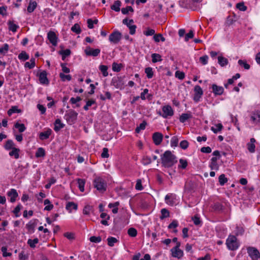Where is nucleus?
Returning <instances> with one entry per match:
<instances>
[{"label":"nucleus","instance_id":"12","mask_svg":"<svg viewBox=\"0 0 260 260\" xmlns=\"http://www.w3.org/2000/svg\"><path fill=\"white\" fill-rule=\"evenodd\" d=\"M100 49H93L90 47H87L84 50V52L87 56H91L93 57L98 56L100 53Z\"/></svg>","mask_w":260,"mask_h":260},{"label":"nucleus","instance_id":"40","mask_svg":"<svg viewBox=\"0 0 260 260\" xmlns=\"http://www.w3.org/2000/svg\"><path fill=\"white\" fill-rule=\"evenodd\" d=\"M148 89L147 88L143 90V91L141 93V99L143 100H145L146 99H150L151 95L148 94Z\"/></svg>","mask_w":260,"mask_h":260},{"label":"nucleus","instance_id":"58","mask_svg":"<svg viewBox=\"0 0 260 260\" xmlns=\"http://www.w3.org/2000/svg\"><path fill=\"white\" fill-rule=\"evenodd\" d=\"M142 162L144 165H149L151 162V159L148 156H144L142 158Z\"/></svg>","mask_w":260,"mask_h":260},{"label":"nucleus","instance_id":"33","mask_svg":"<svg viewBox=\"0 0 260 260\" xmlns=\"http://www.w3.org/2000/svg\"><path fill=\"white\" fill-rule=\"evenodd\" d=\"M35 65H36L35 58H31L30 60V62H26L24 63V67L28 68L29 69H31L35 67Z\"/></svg>","mask_w":260,"mask_h":260},{"label":"nucleus","instance_id":"42","mask_svg":"<svg viewBox=\"0 0 260 260\" xmlns=\"http://www.w3.org/2000/svg\"><path fill=\"white\" fill-rule=\"evenodd\" d=\"M215 127H211V129L213 132L214 133L216 134L218 132H220L223 128V126L221 123H218L215 125Z\"/></svg>","mask_w":260,"mask_h":260},{"label":"nucleus","instance_id":"31","mask_svg":"<svg viewBox=\"0 0 260 260\" xmlns=\"http://www.w3.org/2000/svg\"><path fill=\"white\" fill-rule=\"evenodd\" d=\"M77 183H78V186L79 189V190L81 192H83L84 191V185L85 184V180L84 179H80L78 178L77 179Z\"/></svg>","mask_w":260,"mask_h":260},{"label":"nucleus","instance_id":"1","mask_svg":"<svg viewBox=\"0 0 260 260\" xmlns=\"http://www.w3.org/2000/svg\"><path fill=\"white\" fill-rule=\"evenodd\" d=\"M161 160L162 166L165 168H171L177 162L176 156L169 150L161 156Z\"/></svg>","mask_w":260,"mask_h":260},{"label":"nucleus","instance_id":"53","mask_svg":"<svg viewBox=\"0 0 260 260\" xmlns=\"http://www.w3.org/2000/svg\"><path fill=\"white\" fill-rule=\"evenodd\" d=\"M21 112V110L18 109L17 106L12 107L11 109H10L8 111V114L10 116L13 113H19Z\"/></svg>","mask_w":260,"mask_h":260},{"label":"nucleus","instance_id":"63","mask_svg":"<svg viewBox=\"0 0 260 260\" xmlns=\"http://www.w3.org/2000/svg\"><path fill=\"white\" fill-rule=\"evenodd\" d=\"M129 11L134 12V9L131 6H127L126 8H123L121 9V12L123 14H127Z\"/></svg>","mask_w":260,"mask_h":260},{"label":"nucleus","instance_id":"62","mask_svg":"<svg viewBox=\"0 0 260 260\" xmlns=\"http://www.w3.org/2000/svg\"><path fill=\"white\" fill-rule=\"evenodd\" d=\"M89 240L91 242L98 243H100L102 241V238L100 236H98V237L91 236L90 237Z\"/></svg>","mask_w":260,"mask_h":260},{"label":"nucleus","instance_id":"9","mask_svg":"<svg viewBox=\"0 0 260 260\" xmlns=\"http://www.w3.org/2000/svg\"><path fill=\"white\" fill-rule=\"evenodd\" d=\"M194 95L193 101L197 103L200 101L201 98L203 95V90L199 85H196L193 89Z\"/></svg>","mask_w":260,"mask_h":260},{"label":"nucleus","instance_id":"43","mask_svg":"<svg viewBox=\"0 0 260 260\" xmlns=\"http://www.w3.org/2000/svg\"><path fill=\"white\" fill-rule=\"evenodd\" d=\"M145 73L146 74L148 79H151L153 76V72L152 68L148 67L145 69Z\"/></svg>","mask_w":260,"mask_h":260},{"label":"nucleus","instance_id":"37","mask_svg":"<svg viewBox=\"0 0 260 260\" xmlns=\"http://www.w3.org/2000/svg\"><path fill=\"white\" fill-rule=\"evenodd\" d=\"M45 155V151L44 148L40 147L37 150L35 156L36 157H44Z\"/></svg>","mask_w":260,"mask_h":260},{"label":"nucleus","instance_id":"34","mask_svg":"<svg viewBox=\"0 0 260 260\" xmlns=\"http://www.w3.org/2000/svg\"><path fill=\"white\" fill-rule=\"evenodd\" d=\"M218 62L221 67H224L228 64L229 61L227 58L223 56H218Z\"/></svg>","mask_w":260,"mask_h":260},{"label":"nucleus","instance_id":"18","mask_svg":"<svg viewBox=\"0 0 260 260\" xmlns=\"http://www.w3.org/2000/svg\"><path fill=\"white\" fill-rule=\"evenodd\" d=\"M212 92L215 95H221L224 91L222 86H217L216 84H213L212 86Z\"/></svg>","mask_w":260,"mask_h":260},{"label":"nucleus","instance_id":"3","mask_svg":"<svg viewBox=\"0 0 260 260\" xmlns=\"http://www.w3.org/2000/svg\"><path fill=\"white\" fill-rule=\"evenodd\" d=\"M226 245L228 248L232 251L236 250L239 247L240 244L238 242L236 236L230 235L226 240Z\"/></svg>","mask_w":260,"mask_h":260},{"label":"nucleus","instance_id":"50","mask_svg":"<svg viewBox=\"0 0 260 260\" xmlns=\"http://www.w3.org/2000/svg\"><path fill=\"white\" fill-rule=\"evenodd\" d=\"M127 234L132 237H135L137 235V231L134 228H131L128 230Z\"/></svg>","mask_w":260,"mask_h":260},{"label":"nucleus","instance_id":"47","mask_svg":"<svg viewBox=\"0 0 260 260\" xmlns=\"http://www.w3.org/2000/svg\"><path fill=\"white\" fill-rule=\"evenodd\" d=\"M39 240L38 238H35L34 239H28L27 241V244L29 245L31 248L36 247V244L38 243Z\"/></svg>","mask_w":260,"mask_h":260},{"label":"nucleus","instance_id":"22","mask_svg":"<svg viewBox=\"0 0 260 260\" xmlns=\"http://www.w3.org/2000/svg\"><path fill=\"white\" fill-rule=\"evenodd\" d=\"M255 142V140L254 138H252L250 139V142L247 144V149L250 153H253L255 152V146L254 143Z\"/></svg>","mask_w":260,"mask_h":260},{"label":"nucleus","instance_id":"8","mask_svg":"<svg viewBox=\"0 0 260 260\" xmlns=\"http://www.w3.org/2000/svg\"><path fill=\"white\" fill-rule=\"evenodd\" d=\"M180 245V242H177L176 246L171 249V251L172 252V256L180 258L183 256V251L179 249Z\"/></svg>","mask_w":260,"mask_h":260},{"label":"nucleus","instance_id":"48","mask_svg":"<svg viewBox=\"0 0 260 260\" xmlns=\"http://www.w3.org/2000/svg\"><path fill=\"white\" fill-rule=\"evenodd\" d=\"M219 182L220 185H223L225 183L228 182V178L225 177L224 174H222L219 176L218 178Z\"/></svg>","mask_w":260,"mask_h":260},{"label":"nucleus","instance_id":"26","mask_svg":"<svg viewBox=\"0 0 260 260\" xmlns=\"http://www.w3.org/2000/svg\"><path fill=\"white\" fill-rule=\"evenodd\" d=\"M8 25L9 30H11L13 32H16L17 29L19 27L18 25L14 23V22L11 20H9L8 22Z\"/></svg>","mask_w":260,"mask_h":260},{"label":"nucleus","instance_id":"54","mask_svg":"<svg viewBox=\"0 0 260 260\" xmlns=\"http://www.w3.org/2000/svg\"><path fill=\"white\" fill-rule=\"evenodd\" d=\"M59 77L62 81H65L66 80L70 81L72 79V77L70 75H65L62 73L59 74Z\"/></svg>","mask_w":260,"mask_h":260},{"label":"nucleus","instance_id":"7","mask_svg":"<svg viewBox=\"0 0 260 260\" xmlns=\"http://www.w3.org/2000/svg\"><path fill=\"white\" fill-rule=\"evenodd\" d=\"M162 113L159 114L164 118H167L174 115V111L172 107L170 105L164 106L162 108Z\"/></svg>","mask_w":260,"mask_h":260},{"label":"nucleus","instance_id":"32","mask_svg":"<svg viewBox=\"0 0 260 260\" xmlns=\"http://www.w3.org/2000/svg\"><path fill=\"white\" fill-rule=\"evenodd\" d=\"M6 150H10L12 149L15 147V144L14 143L13 141L11 140H8L6 141V144L4 146Z\"/></svg>","mask_w":260,"mask_h":260},{"label":"nucleus","instance_id":"2","mask_svg":"<svg viewBox=\"0 0 260 260\" xmlns=\"http://www.w3.org/2000/svg\"><path fill=\"white\" fill-rule=\"evenodd\" d=\"M94 187L100 192H104L107 189V183L104 179L101 177H96L93 182Z\"/></svg>","mask_w":260,"mask_h":260},{"label":"nucleus","instance_id":"4","mask_svg":"<svg viewBox=\"0 0 260 260\" xmlns=\"http://www.w3.org/2000/svg\"><path fill=\"white\" fill-rule=\"evenodd\" d=\"M123 78L122 77H114L111 80V85L116 88L122 89L124 88Z\"/></svg>","mask_w":260,"mask_h":260},{"label":"nucleus","instance_id":"13","mask_svg":"<svg viewBox=\"0 0 260 260\" xmlns=\"http://www.w3.org/2000/svg\"><path fill=\"white\" fill-rule=\"evenodd\" d=\"M47 38L53 46H57L58 37L54 31H49L47 34Z\"/></svg>","mask_w":260,"mask_h":260},{"label":"nucleus","instance_id":"49","mask_svg":"<svg viewBox=\"0 0 260 260\" xmlns=\"http://www.w3.org/2000/svg\"><path fill=\"white\" fill-rule=\"evenodd\" d=\"M108 245L109 246L112 247L114 244L118 242V240L114 237H110L107 239Z\"/></svg>","mask_w":260,"mask_h":260},{"label":"nucleus","instance_id":"41","mask_svg":"<svg viewBox=\"0 0 260 260\" xmlns=\"http://www.w3.org/2000/svg\"><path fill=\"white\" fill-rule=\"evenodd\" d=\"M238 62L240 66L243 67L245 70H249L250 68V65L247 63L246 60L239 59Z\"/></svg>","mask_w":260,"mask_h":260},{"label":"nucleus","instance_id":"24","mask_svg":"<svg viewBox=\"0 0 260 260\" xmlns=\"http://www.w3.org/2000/svg\"><path fill=\"white\" fill-rule=\"evenodd\" d=\"M217 158L216 157H213L211 159V163L210 167L211 170H217L219 168V166L217 162Z\"/></svg>","mask_w":260,"mask_h":260},{"label":"nucleus","instance_id":"44","mask_svg":"<svg viewBox=\"0 0 260 260\" xmlns=\"http://www.w3.org/2000/svg\"><path fill=\"white\" fill-rule=\"evenodd\" d=\"M161 216L160 218L163 219L165 218L168 217L170 215L169 211L166 208H163L161 210Z\"/></svg>","mask_w":260,"mask_h":260},{"label":"nucleus","instance_id":"27","mask_svg":"<svg viewBox=\"0 0 260 260\" xmlns=\"http://www.w3.org/2000/svg\"><path fill=\"white\" fill-rule=\"evenodd\" d=\"M37 6V3L36 1H30L27 8V11L28 13H30L34 12Z\"/></svg>","mask_w":260,"mask_h":260},{"label":"nucleus","instance_id":"46","mask_svg":"<svg viewBox=\"0 0 260 260\" xmlns=\"http://www.w3.org/2000/svg\"><path fill=\"white\" fill-rule=\"evenodd\" d=\"M15 128H18L20 133L23 132L26 129V127L23 123H16L14 125Z\"/></svg>","mask_w":260,"mask_h":260},{"label":"nucleus","instance_id":"29","mask_svg":"<svg viewBox=\"0 0 260 260\" xmlns=\"http://www.w3.org/2000/svg\"><path fill=\"white\" fill-rule=\"evenodd\" d=\"M121 3L120 1H116L114 2L113 5L111 6V9L116 12H119L120 10V6Z\"/></svg>","mask_w":260,"mask_h":260},{"label":"nucleus","instance_id":"61","mask_svg":"<svg viewBox=\"0 0 260 260\" xmlns=\"http://www.w3.org/2000/svg\"><path fill=\"white\" fill-rule=\"evenodd\" d=\"M95 101L94 100H90L87 101L86 105L84 106L83 108L85 111H87L89 109V107H90L92 105L95 104Z\"/></svg>","mask_w":260,"mask_h":260},{"label":"nucleus","instance_id":"45","mask_svg":"<svg viewBox=\"0 0 260 260\" xmlns=\"http://www.w3.org/2000/svg\"><path fill=\"white\" fill-rule=\"evenodd\" d=\"M71 30L76 34H79L81 32L80 25L78 23L75 24L71 28Z\"/></svg>","mask_w":260,"mask_h":260},{"label":"nucleus","instance_id":"59","mask_svg":"<svg viewBox=\"0 0 260 260\" xmlns=\"http://www.w3.org/2000/svg\"><path fill=\"white\" fill-rule=\"evenodd\" d=\"M178 138L177 136H173L171 138V145L172 147H176L178 144Z\"/></svg>","mask_w":260,"mask_h":260},{"label":"nucleus","instance_id":"23","mask_svg":"<svg viewBox=\"0 0 260 260\" xmlns=\"http://www.w3.org/2000/svg\"><path fill=\"white\" fill-rule=\"evenodd\" d=\"M241 75L239 73L236 74L234 76L232 77V78L228 79L227 83L224 84V87L226 88H228L229 85L233 84L235 80L239 79Z\"/></svg>","mask_w":260,"mask_h":260},{"label":"nucleus","instance_id":"11","mask_svg":"<svg viewBox=\"0 0 260 260\" xmlns=\"http://www.w3.org/2000/svg\"><path fill=\"white\" fill-rule=\"evenodd\" d=\"M247 252L249 256L253 260H257L260 257V253L259 251L254 247H248L247 248Z\"/></svg>","mask_w":260,"mask_h":260},{"label":"nucleus","instance_id":"20","mask_svg":"<svg viewBox=\"0 0 260 260\" xmlns=\"http://www.w3.org/2000/svg\"><path fill=\"white\" fill-rule=\"evenodd\" d=\"M66 209L69 212L71 213L73 209L75 210H77L78 205L73 202H68L66 204Z\"/></svg>","mask_w":260,"mask_h":260},{"label":"nucleus","instance_id":"52","mask_svg":"<svg viewBox=\"0 0 260 260\" xmlns=\"http://www.w3.org/2000/svg\"><path fill=\"white\" fill-rule=\"evenodd\" d=\"M236 8L242 11H245L247 9V7L245 6L244 2H241L237 4Z\"/></svg>","mask_w":260,"mask_h":260},{"label":"nucleus","instance_id":"17","mask_svg":"<svg viewBox=\"0 0 260 260\" xmlns=\"http://www.w3.org/2000/svg\"><path fill=\"white\" fill-rule=\"evenodd\" d=\"M7 195L10 198V201L11 203H14L16 201L17 198L18 197V194L15 189H11L8 192Z\"/></svg>","mask_w":260,"mask_h":260},{"label":"nucleus","instance_id":"30","mask_svg":"<svg viewBox=\"0 0 260 260\" xmlns=\"http://www.w3.org/2000/svg\"><path fill=\"white\" fill-rule=\"evenodd\" d=\"M20 149L19 148H14L9 152V154L10 156H14L15 159H18L19 157Z\"/></svg>","mask_w":260,"mask_h":260},{"label":"nucleus","instance_id":"55","mask_svg":"<svg viewBox=\"0 0 260 260\" xmlns=\"http://www.w3.org/2000/svg\"><path fill=\"white\" fill-rule=\"evenodd\" d=\"M9 48V45L8 44H5L3 47H0V53L5 55L7 53Z\"/></svg>","mask_w":260,"mask_h":260},{"label":"nucleus","instance_id":"28","mask_svg":"<svg viewBox=\"0 0 260 260\" xmlns=\"http://www.w3.org/2000/svg\"><path fill=\"white\" fill-rule=\"evenodd\" d=\"M192 118V115L190 113H183L179 117V121L181 123H184L188 119Z\"/></svg>","mask_w":260,"mask_h":260},{"label":"nucleus","instance_id":"51","mask_svg":"<svg viewBox=\"0 0 260 260\" xmlns=\"http://www.w3.org/2000/svg\"><path fill=\"white\" fill-rule=\"evenodd\" d=\"M122 65L121 63L118 64L116 62H114L112 64V70L114 72H118L120 71Z\"/></svg>","mask_w":260,"mask_h":260},{"label":"nucleus","instance_id":"19","mask_svg":"<svg viewBox=\"0 0 260 260\" xmlns=\"http://www.w3.org/2000/svg\"><path fill=\"white\" fill-rule=\"evenodd\" d=\"M52 133V130L48 128L46 131L41 132L39 134V138L41 140H44L48 139Z\"/></svg>","mask_w":260,"mask_h":260},{"label":"nucleus","instance_id":"25","mask_svg":"<svg viewBox=\"0 0 260 260\" xmlns=\"http://www.w3.org/2000/svg\"><path fill=\"white\" fill-rule=\"evenodd\" d=\"M64 126V124H63L59 119H56L54 123V130L55 132L59 131L60 129L62 128Z\"/></svg>","mask_w":260,"mask_h":260},{"label":"nucleus","instance_id":"14","mask_svg":"<svg viewBox=\"0 0 260 260\" xmlns=\"http://www.w3.org/2000/svg\"><path fill=\"white\" fill-rule=\"evenodd\" d=\"M47 72L46 71H43L41 72L39 76L40 83L44 85H48L49 81L47 77Z\"/></svg>","mask_w":260,"mask_h":260},{"label":"nucleus","instance_id":"16","mask_svg":"<svg viewBox=\"0 0 260 260\" xmlns=\"http://www.w3.org/2000/svg\"><path fill=\"white\" fill-rule=\"evenodd\" d=\"M176 195L171 194H168L165 197L166 203L170 205L173 206L175 204Z\"/></svg>","mask_w":260,"mask_h":260},{"label":"nucleus","instance_id":"6","mask_svg":"<svg viewBox=\"0 0 260 260\" xmlns=\"http://www.w3.org/2000/svg\"><path fill=\"white\" fill-rule=\"evenodd\" d=\"M122 38V34L117 30H115L109 36V41L114 44H118Z\"/></svg>","mask_w":260,"mask_h":260},{"label":"nucleus","instance_id":"38","mask_svg":"<svg viewBox=\"0 0 260 260\" xmlns=\"http://www.w3.org/2000/svg\"><path fill=\"white\" fill-rule=\"evenodd\" d=\"M152 61L153 63L161 61L162 60L161 56L160 54L157 53H153L151 55Z\"/></svg>","mask_w":260,"mask_h":260},{"label":"nucleus","instance_id":"35","mask_svg":"<svg viewBox=\"0 0 260 260\" xmlns=\"http://www.w3.org/2000/svg\"><path fill=\"white\" fill-rule=\"evenodd\" d=\"M19 59L25 61L29 59V57L28 54L25 51H22L18 56Z\"/></svg>","mask_w":260,"mask_h":260},{"label":"nucleus","instance_id":"60","mask_svg":"<svg viewBox=\"0 0 260 260\" xmlns=\"http://www.w3.org/2000/svg\"><path fill=\"white\" fill-rule=\"evenodd\" d=\"M146 125V122L145 121H143L142 122L139 126H137L135 129V131L137 133H139L141 130L144 129L145 128Z\"/></svg>","mask_w":260,"mask_h":260},{"label":"nucleus","instance_id":"39","mask_svg":"<svg viewBox=\"0 0 260 260\" xmlns=\"http://www.w3.org/2000/svg\"><path fill=\"white\" fill-rule=\"evenodd\" d=\"M108 67L105 65H100L99 67V69L101 72L102 73V74L104 77H107L108 75Z\"/></svg>","mask_w":260,"mask_h":260},{"label":"nucleus","instance_id":"36","mask_svg":"<svg viewBox=\"0 0 260 260\" xmlns=\"http://www.w3.org/2000/svg\"><path fill=\"white\" fill-rule=\"evenodd\" d=\"M71 53L70 49H67L64 50H61L59 52V54L61 55L62 59L64 60L67 56H69Z\"/></svg>","mask_w":260,"mask_h":260},{"label":"nucleus","instance_id":"5","mask_svg":"<svg viewBox=\"0 0 260 260\" xmlns=\"http://www.w3.org/2000/svg\"><path fill=\"white\" fill-rule=\"evenodd\" d=\"M78 113L73 110H71L64 115V118L69 124H73L77 118Z\"/></svg>","mask_w":260,"mask_h":260},{"label":"nucleus","instance_id":"57","mask_svg":"<svg viewBox=\"0 0 260 260\" xmlns=\"http://www.w3.org/2000/svg\"><path fill=\"white\" fill-rule=\"evenodd\" d=\"M180 165H178L179 168L184 169L187 166V161L185 159H180L179 160Z\"/></svg>","mask_w":260,"mask_h":260},{"label":"nucleus","instance_id":"21","mask_svg":"<svg viewBox=\"0 0 260 260\" xmlns=\"http://www.w3.org/2000/svg\"><path fill=\"white\" fill-rule=\"evenodd\" d=\"M37 219H32L29 221V222L26 225L27 229L31 232H34V229L37 224Z\"/></svg>","mask_w":260,"mask_h":260},{"label":"nucleus","instance_id":"56","mask_svg":"<svg viewBox=\"0 0 260 260\" xmlns=\"http://www.w3.org/2000/svg\"><path fill=\"white\" fill-rule=\"evenodd\" d=\"M153 39L156 42H159L160 40L162 42L165 41V38L160 34L154 35Z\"/></svg>","mask_w":260,"mask_h":260},{"label":"nucleus","instance_id":"64","mask_svg":"<svg viewBox=\"0 0 260 260\" xmlns=\"http://www.w3.org/2000/svg\"><path fill=\"white\" fill-rule=\"evenodd\" d=\"M175 77L180 80H182L185 77V74L183 72L177 71L175 72Z\"/></svg>","mask_w":260,"mask_h":260},{"label":"nucleus","instance_id":"15","mask_svg":"<svg viewBox=\"0 0 260 260\" xmlns=\"http://www.w3.org/2000/svg\"><path fill=\"white\" fill-rule=\"evenodd\" d=\"M163 135L158 132L154 133L152 136V139L156 145H159L162 140Z\"/></svg>","mask_w":260,"mask_h":260},{"label":"nucleus","instance_id":"10","mask_svg":"<svg viewBox=\"0 0 260 260\" xmlns=\"http://www.w3.org/2000/svg\"><path fill=\"white\" fill-rule=\"evenodd\" d=\"M250 121L253 124H258L260 123V110H255L250 114Z\"/></svg>","mask_w":260,"mask_h":260}]
</instances>
